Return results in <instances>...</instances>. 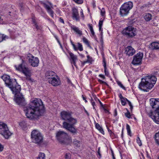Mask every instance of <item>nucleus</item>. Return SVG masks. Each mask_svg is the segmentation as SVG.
<instances>
[{
    "mask_svg": "<svg viewBox=\"0 0 159 159\" xmlns=\"http://www.w3.org/2000/svg\"><path fill=\"white\" fill-rule=\"evenodd\" d=\"M117 115V113L116 110H115V111H114V115L115 116H116Z\"/></svg>",
    "mask_w": 159,
    "mask_h": 159,
    "instance_id": "4d7b16f0",
    "label": "nucleus"
},
{
    "mask_svg": "<svg viewBox=\"0 0 159 159\" xmlns=\"http://www.w3.org/2000/svg\"><path fill=\"white\" fill-rule=\"evenodd\" d=\"M80 14L81 16L83 17V18L84 17V15L83 12V10L82 9H81V11H80Z\"/></svg>",
    "mask_w": 159,
    "mask_h": 159,
    "instance_id": "c03bdc74",
    "label": "nucleus"
},
{
    "mask_svg": "<svg viewBox=\"0 0 159 159\" xmlns=\"http://www.w3.org/2000/svg\"><path fill=\"white\" fill-rule=\"evenodd\" d=\"M2 78L5 82L6 86L11 89L15 95L20 93V86L17 84L16 79H11L10 76L7 75H3Z\"/></svg>",
    "mask_w": 159,
    "mask_h": 159,
    "instance_id": "20e7f679",
    "label": "nucleus"
},
{
    "mask_svg": "<svg viewBox=\"0 0 159 159\" xmlns=\"http://www.w3.org/2000/svg\"><path fill=\"white\" fill-rule=\"evenodd\" d=\"M71 29L73 30L75 34L78 35L79 36H81L83 34L82 30L80 29L78 27L75 25H73L71 26Z\"/></svg>",
    "mask_w": 159,
    "mask_h": 159,
    "instance_id": "aec40b11",
    "label": "nucleus"
},
{
    "mask_svg": "<svg viewBox=\"0 0 159 159\" xmlns=\"http://www.w3.org/2000/svg\"><path fill=\"white\" fill-rule=\"evenodd\" d=\"M117 84H118V85L121 88H122L123 89L125 90V87L119 81H117Z\"/></svg>",
    "mask_w": 159,
    "mask_h": 159,
    "instance_id": "e433bc0d",
    "label": "nucleus"
},
{
    "mask_svg": "<svg viewBox=\"0 0 159 159\" xmlns=\"http://www.w3.org/2000/svg\"><path fill=\"white\" fill-rule=\"evenodd\" d=\"M112 157H113V159H116L114 157L113 154H112Z\"/></svg>",
    "mask_w": 159,
    "mask_h": 159,
    "instance_id": "680f3d73",
    "label": "nucleus"
},
{
    "mask_svg": "<svg viewBox=\"0 0 159 159\" xmlns=\"http://www.w3.org/2000/svg\"><path fill=\"white\" fill-rule=\"evenodd\" d=\"M143 53L139 52L136 54L133 57L131 63L134 65H138L140 64L143 57Z\"/></svg>",
    "mask_w": 159,
    "mask_h": 159,
    "instance_id": "f8f14e48",
    "label": "nucleus"
},
{
    "mask_svg": "<svg viewBox=\"0 0 159 159\" xmlns=\"http://www.w3.org/2000/svg\"><path fill=\"white\" fill-rule=\"evenodd\" d=\"M37 159H45V154L43 153H40L37 157Z\"/></svg>",
    "mask_w": 159,
    "mask_h": 159,
    "instance_id": "7c9ffc66",
    "label": "nucleus"
},
{
    "mask_svg": "<svg viewBox=\"0 0 159 159\" xmlns=\"http://www.w3.org/2000/svg\"><path fill=\"white\" fill-rule=\"evenodd\" d=\"M14 101L18 105L20 106H25L26 102L23 95L21 93L15 95Z\"/></svg>",
    "mask_w": 159,
    "mask_h": 159,
    "instance_id": "ddd939ff",
    "label": "nucleus"
},
{
    "mask_svg": "<svg viewBox=\"0 0 159 159\" xmlns=\"http://www.w3.org/2000/svg\"><path fill=\"white\" fill-rule=\"evenodd\" d=\"M4 149L3 146L0 143V152H2Z\"/></svg>",
    "mask_w": 159,
    "mask_h": 159,
    "instance_id": "79ce46f5",
    "label": "nucleus"
},
{
    "mask_svg": "<svg viewBox=\"0 0 159 159\" xmlns=\"http://www.w3.org/2000/svg\"><path fill=\"white\" fill-rule=\"evenodd\" d=\"M136 141L139 145V146H141L142 145V143L141 141L140 140V139L139 137H137V138Z\"/></svg>",
    "mask_w": 159,
    "mask_h": 159,
    "instance_id": "58836bf2",
    "label": "nucleus"
},
{
    "mask_svg": "<svg viewBox=\"0 0 159 159\" xmlns=\"http://www.w3.org/2000/svg\"><path fill=\"white\" fill-rule=\"evenodd\" d=\"M64 157L66 159H70L71 158V154L70 153H67L65 154Z\"/></svg>",
    "mask_w": 159,
    "mask_h": 159,
    "instance_id": "72a5a7b5",
    "label": "nucleus"
},
{
    "mask_svg": "<svg viewBox=\"0 0 159 159\" xmlns=\"http://www.w3.org/2000/svg\"><path fill=\"white\" fill-rule=\"evenodd\" d=\"M61 118L65 120L63 123V128L72 133H75L76 130L74 127L77 122L76 119L72 117L71 113L69 111H62L60 113Z\"/></svg>",
    "mask_w": 159,
    "mask_h": 159,
    "instance_id": "f03ea898",
    "label": "nucleus"
},
{
    "mask_svg": "<svg viewBox=\"0 0 159 159\" xmlns=\"http://www.w3.org/2000/svg\"><path fill=\"white\" fill-rule=\"evenodd\" d=\"M32 22L34 24V25H35V24H37L35 22V20L34 19H32Z\"/></svg>",
    "mask_w": 159,
    "mask_h": 159,
    "instance_id": "13d9d810",
    "label": "nucleus"
},
{
    "mask_svg": "<svg viewBox=\"0 0 159 159\" xmlns=\"http://www.w3.org/2000/svg\"><path fill=\"white\" fill-rule=\"evenodd\" d=\"M85 111L86 112V113L88 115L89 114H88V112H87V111L86 110H85Z\"/></svg>",
    "mask_w": 159,
    "mask_h": 159,
    "instance_id": "0e129e2a",
    "label": "nucleus"
},
{
    "mask_svg": "<svg viewBox=\"0 0 159 159\" xmlns=\"http://www.w3.org/2000/svg\"><path fill=\"white\" fill-rule=\"evenodd\" d=\"M123 135V129H122V134H121V136H122Z\"/></svg>",
    "mask_w": 159,
    "mask_h": 159,
    "instance_id": "338daca9",
    "label": "nucleus"
},
{
    "mask_svg": "<svg viewBox=\"0 0 159 159\" xmlns=\"http://www.w3.org/2000/svg\"><path fill=\"white\" fill-rule=\"evenodd\" d=\"M102 37H103L102 32H101V38L102 39Z\"/></svg>",
    "mask_w": 159,
    "mask_h": 159,
    "instance_id": "052dcab7",
    "label": "nucleus"
},
{
    "mask_svg": "<svg viewBox=\"0 0 159 159\" xmlns=\"http://www.w3.org/2000/svg\"><path fill=\"white\" fill-rule=\"evenodd\" d=\"M107 129H108V131L109 132V133L110 132H111V130H110L109 128H107Z\"/></svg>",
    "mask_w": 159,
    "mask_h": 159,
    "instance_id": "e2e57ef3",
    "label": "nucleus"
},
{
    "mask_svg": "<svg viewBox=\"0 0 159 159\" xmlns=\"http://www.w3.org/2000/svg\"><path fill=\"white\" fill-rule=\"evenodd\" d=\"M0 134L5 139H8L11 136L13 133L9 129L6 124L0 122Z\"/></svg>",
    "mask_w": 159,
    "mask_h": 159,
    "instance_id": "6e6552de",
    "label": "nucleus"
},
{
    "mask_svg": "<svg viewBox=\"0 0 159 159\" xmlns=\"http://www.w3.org/2000/svg\"><path fill=\"white\" fill-rule=\"evenodd\" d=\"M135 52V50L131 46H128L125 48V53L129 56L133 55Z\"/></svg>",
    "mask_w": 159,
    "mask_h": 159,
    "instance_id": "6ab92c4d",
    "label": "nucleus"
},
{
    "mask_svg": "<svg viewBox=\"0 0 159 159\" xmlns=\"http://www.w3.org/2000/svg\"><path fill=\"white\" fill-rule=\"evenodd\" d=\"M119 97L121 100V103L123 106H125V105L126 101L128 102V104L130 106V110L131 111H132L133 108V107L131 102L129 100H127L126 98H124L121 94H120L119 95Z\"/></svg>",
    "mask_w": 159,
    "mask_h": 159,
    "instance_id": "f3484780",
    "label": "nucleus"
},
{
    "mask_svg": "<svg viewBox=\"0 0 159 159\" xmlns=\"http://www.w3.org/2000/svg\"><path fill=\"white\" fill-rule=\"evenodd\" d=\"M58 42L59 43V44H60V46L61 47V48H62V46H61V43H60V42L59 41H58Z\"/></svg>",
    "mask_w": 159,
    "mask_h": 159,
    "instance_id": "69168bd1",
    "label": "nucleus"
},
{
    "mask_svg": "<svg viewBox=\"0 0 159 159\" xmlns=\"http://www.w3.org/2000/svg\"><path fill=\"white\" fill-rule=\"evenodd\" d=\"M87 57L88 59H89V56H87Z\"/></svg>",
    "mask_w": 159,
    "mask_h": 159,
    "instance_id": "774afa93",
    "label": "nucleus"
},
{
    "mask_svg": "<svg viewBox=\"0 0 159 159\" xmlns=\"http://www.w3.org/2000/svg\"><path fill=\"white\" fill-rule=\"evenodd\" d=\"M57 140L61 143L67 144L71 142V138L63 131H58L56 134Z\"/></svg>",
    "mask_w": 159,
    "mask_h": 159,
    "instance_id": "423d86ee",
    "label": "nucleus"
},
{
    "mask_svg": "<svg viewBox=\"0 0 159 159\" xmlns=\"http://www.w3.org/2000/svg\"><path fill=\"white\" fill-rule=\"evenodd\" d=\"M59 21L63 24L64 23V22L63 19H62L61 18H60L59 19Z\"/></svg>",
    "mask_w": 159,
    "mask_h": 159,
    "instance_id": "a18cd8bd",
    "label": "nucleus"
},
{
    "mask_svg": "<svg viewBox=\"0 0 159 159\" xmlns=\"http://www.w3.org/2000/svg\"><path fill=\"white\" fill-rule=\"evenodd\" d=\"M73 144L75 147L79 148L82 145V143L80 141L75 139L73 140Z\"/></svg>",
    "mask_w": 159,
    "mask_h": 159,
    "instance_id": "b1692460",
    "label": "nucleus"
},
{
    "mask_svg": "<svg viewBox=\"0 0 159 159\" xmlns=\"http://www.w3.org/2000/svg\"><path fill=\"white\" fill-rule=\"evenodd\" d=\"M48 82L49 84H50L54 86H58L61 83L57 75L52 78V79L48 80Z\"/></svg>",
    "mask_w": 159,
    "mask_h": 159,
    "instance_id": "2eb2a0df",
    "label": "nucleus"
},
{
    "mask_svg": "<svg viewBox=\"0 0 159 159\" xmlns=\"http://www.w3.org/2000/svg\"><path fill=\"white\" fill-rule=\"evenodd\" d=\"M133 7V3L131 2H128L124 3L120 8V14L121 16H123L127 15L129 13V11Z\"/></svg>",
    "mask_w": 159,
    "mask_h": 159,
    "instance_id": "1a4fd4ad",
    "label": "nucleus"
},
{
    "mask_svg": "<svg viewBox=\"0 0 159 159\" xmlns=\"http://www.w3.org/2000/svg\"><path fill=\"white\" fill-rule=\"evenodd\" d=\"M103 66L104 67V71L105 73V75H109V73L108 71L107 70V68L106 67V64L105 59L103 58L102 60Z\"/></svg>",
    "mask_w": 159,
    "mask_h": 159,
    "instance_id": "cd10ccee",
    "label": "nucleus"
},
{
    "mask_svg": "<svg viewBox=\"0 0 159 159\" xmlns=\"http://www.w3.org/2000/svg\"><path fill=\"white\" fill-rule=\"evenodd\" d=\"M125 115L127 117V118H131V115L130 114V112H129V111L127 110V111L126 113H125Z\"/></svg>",
    "mask_w": 159,
    "mask_h": 159,
    "instance_id": "4c0bfd02",
    "label": "nucleus"
},
{
    "mask_svg": "<svg viewBox=\"0 0 159 159\" xmlns=\"http://www.w3.org/2000/svg\"><path fill=\"white\" fill-rule=\"evenodd\" d=\"M99 9L101 10V15L102 16H104L105 14V11L104 8H102L100 9V8Z\"/></svg>",
    "mask_w": 159,
    "mask_h": 159,
    "instance_id": "f704fd0d",
    "label": "nucleus"
},
{
    "mask_svg": "<svg viewBox=\"0 0 159 159\" xmlns=\"http://www.w3.org/2000/svg\"><path fill=\"white\" fill-rule=\"evenodd\" d=\"M76 3L81 4L83 2V0H73Z\"/></svg>",
    "mask_w": 159,
    "mask_h": 159,
    "instance_id": "ea45409f",
    "label": "nucleus"
},
{
    "mask_svg": "<svg viewBox=\"0 0 159 159\" xmlns=\"http://www.w3.org/2000/svg\"><path fill=\"white\" fill-rule=\"evenodd\" d=\"M28 57L29 61L32 66L36 67L38 66L39 60L37 57H34L31 54H30Z\"/></svg>",
    "mask_w": 159,
    "mask_h": 159,
    "instance_id": "4468645a",
    "label": "nucleus"
},
{
    "mask_svg": "<svg viewBox=\"0 0 159 159\" xmlns=\"http://www.w3.org/2000/svg\"><path fill=\"white\" fill-rule=\"evenodd\" d=\"M157 79L154 76L148 75L142 78L138 87L141 90L148 92L155 84Z\"/></svg>",
    "mask_w": 159,
    "mask_h": 159,
    "instance_id": "7ed1b4c3",
    "label": "nucleus"
},
{
    "mask_svg": "<svg viewBox=\"0 0 159 159\" xmlns=\"http://www.w3.org/2000/svg\"><path fill=\"white\" fill-rule=\"evenodd\" d=\"M32 141L36 144H39L43 143V136L38 130H33L31 133Z\"/></svg>",
    "mask_w": 159,
    "mask_h": 159,
    "instance_id": "0eeeda50",
    "label": "nucleus"
},
{
    "mask_svg": "<svg viewBox=\"0 0 159 159\" xmlns=\"http://www.w3.org/2000/svg\"><path fill=\"white\" fill-rule=\"evenodd\" d=\"M122 34L129 38H132L137 34L136 28L131 26L125 28L122 31Z\"/></svg>",
    "mask_w": 159,
    "mask_h": 159,
    "instance_id": "9d476101",
    "label": "nucleus"
},
{
    "mask_svg": "<svg viewBox=\"0 0 159 159\" xmlns=\"http://www.w3.org/2000/svg\"><path fill=\"white\" fill-rule=\"evenodd\" d=\"M69 55L72 60L73 64L75 66H76V61L77 60V56L72 53H70Z\"/></svg>",
    "mask_w": 159,
    "mask_h": 159,
    "instance_id": "393cba45",
    "label": "nucleus"
},
{
    "mask_svg": "<svg viewBox=\"0 0 159 159\" xmlns=\"http://www.w3.org/2000/svg\"><path fill=\"white\" fill-rule=\"evenodd\" d=\"M126 129L127 130V132L129 136H131V133L130 126L128 124H127L126 125Z\"/></svg>",
    "mask_w": 159,
    "mask_h": 159,
    "instance_id": "473e14b6",
    "label": "nucleus"
},
{
    "mask_svg": "<svg viewBox=\"0 0 159 159\" xmlns=\"http://www.w3.org/2000/svg\"><path fill=\"white\" fill-rule=\"evenodd\" d=\"M34 25L37 30L39 29L40 28V26H38L37 24H35Z\"/></svg>",
    "mask_w": 159,
    "mask_h": 159,
    "instance_id": "37998d69",
    "label": "nucleus"
},
{
    "mask_svg": "<svg viewBox=\"0 0 159 159\" xmlns=\"http://www.w3.org/2000/svg\"><path fill=\"white\" fill-rule=\"evenodd\" d=\"M154 138L156 143L159 145V133L157 132L156 133L154 136Z\"/></svg>",
    "mask_w": 159,
    "mask_h": 159,
    "instance_id": "c756f323",
    "label": "nucleus"
},
{
    "mask_svg": "<svg viewBox=\"0 0 159 159\" xmlns=\"http://www.w3.org/2000/svg\"><path fill=\"white\" fill-rule=\"evenodd\" d=\"M88 26L89 27V28L90 30H91V29H92L93 28V26H92V25L88 24Z\"/></svg>",
    "mask_w": 159,
    "mask_h": 159,
    "instance_id": "de8ad7c7",
    "label": "nucleus"
},
{
    "mask_svg": "<svg viewBox=\"0 0 159 159\" xmlns=\"http://www.w3.org/2000/svg\"><path fill=\"white\" fill-rule=\"evenodd\" d=\"M90 32H91V33L94 36V34H95V33L93 31V29H91L90 30Z\"/></svg>",
    "mask_w": 159,
    "mask_h": 159,
    "instance_id": "49530a36",
    "label": "nucleus"
},
{
    "mask_svg": "<svg viewBox=\"0 0 159 159\" xmlns=\"http://www.w3.org/2000/svg\"><path fill=\"white\" fill-rule=\"evenodd\" d=\"M83 41L86 44H88L89 42L87 39L85 37H84L83 39Z\"/></svg>",
    "mask_w": 159,
    "mask_h": 159,
    "instance_id": "a19ab883",
    "label": "nucleus"
},
{
    "mask_svg": "<svg viewBox=\"0 0 159 159\" xmlns=\"http://www.w3.org/2000/svg\"><path fill=\"white\" fill-rule=\"evenodd\" d=\"M56 75L55 72L50 71H47L45 74V76L48 79V80H49L50 79H52V78H53Z\"/></svg>",
    "mask_w": 159,
    "mask_h": 159,
    "instance_id": "412c9836",
    "label": "nucleus"
},
{
    "mask_svg": "<svg viewBox=\"0 0 159 159\" xmlns=\"http://www.w3.org/2000/svg\"><path fill=\"white\" fill-rule=\"evenodd\" d=\"M72 18L74 20H75L76 21H80V16L78 10L75 7L72 9Z\"/></svg>",
    "mask_w": 159,
    "mask_h": 159,
    "instance_id": "a211bd4d",
    "label": "nucleus"
},
{
    "mask_svg": "<svg viewBox=\"0 0 159 159\" xmlns=\"http://www.w3.org/2000/svg\"><path fill=\"white\" fill-rule=\"evenodd\" d=\"M80 55L82 58L84 57V56L83 54H80Z\"/></svg>",
    "mask_w": 159,
    "mask_h": 159,
    "instance_id": "bf43d9fd",
    "label": "nucleus"
},
{
    "mask_svg": "<svg viewBox=\"0 0 159 159\" xmlns=\"http://www.w3.org/2000/svg\"><path fill=\"white\" fill-rule=\"evenodd\" d=\"M15 67L17 70L21 72L26 76L27 79H30L31 71L28 67L22 64H20L18 66H15Z\"/></svg>",
    "mask_w": 159,
    "mask_h": 159,
    "instance_id": "9b49d317",
    "label": "nucleus"
},
{
    "mask_svg": "<svg viewBox=\"0 0 159 159\" xmlns=\"http://www.w3.org/2000/svg\"><path fill=\"white\" fill-rule=\"evenodd\" d=\"M70 42L75 50L77 51L78 49L80 51L83 50V48L82 45L80 43H77L78 48H77L75 44L71 40H70Z\"/></svg>",
    "mask_w": 159,
    "mask_h": 159,
    "instance_id": "4be33fe9",
    "label": "nucleus"
},
{
    "mask_svg": "<svg viewBox=\"0 0 159 159\" xmlns=\"http://www.w3.org/2000/svg\"><path fill=\"white\" fill-rule=\"evenodd\" d=\"M6 38H8L7 36H4L3 34H0V42H2L4 40H5Z\"/></svg>",
    "mask_w": 159,
    "mask_h": 159,
    "instance_id": "2f4dec72",
    "label": "nucleus"
},
{
    "mask_svg": "<svg viewBox=\"0 0 159 159\" xmlns=\"http://www.w3.org/2000/svg\"><path fill=\"white\" fill-rule=\"evenodd\" d=\"M99 76L103 79H105V77L103 75L100 74L99 75Z\"/></svg>",
    "mask_w": 159,
    "mask_h": 159,
    "instance_id": "09e8293b",
    "label": "nucleus"
},
{
    "mask_svg": "<svg viewBox=\"0 0 159 159\" xmlns=\"http://www.w3.org/2000/svg\"><path fill=\"white\" fill-rule=\"evenodd\" d=\"M103 22V20L102 19H100V20L99 22V30H101L102 26V25Z\"/></svg>",
    "mask_w": 159,
    "mask_h": 159,
    "instance_id": "c9c22d12",
    "label": "nucleus"
},
{
    "mask_svg": "<svg viewBox=\"0 0 159 159\" xmlns=\"http://www.w3.org/2000/svg\"><path fill=\"white\" fill-rule=\"evenodd\" d=\"M98 153L99 155V156L100 157H101V155L100 153V148H98Z\"/></svg>",
    "mask_w": 159,
    "mask_h": 159,
    "instance_id": "864d4df0",
    "label": "nucleus"
},
{
    "mask_svg": "<svg viewBox=\"0 0 159 159\" xmlns=\"http://www.w3.org/2000/svg\"><path fill=\"white\" fill-rule=\"evenodd\" d=\"M24 111L27 117L30 119L42 115L44 109L41 100L37 98L31 99L30 104L24 107Z\"/></svg>",
    "mask_w": 159,
    "mask_h": 159,
    "instance_id": "f257e3e1",
    "label": "nucleus"
},
{
    "mask_svg": "<svg viewBox=\"0 0 159 159\" xmlns=\"http://www.w3.org/2000/svg\"><path fill=\"white\" fill-rule=\"evenodd\" d=\"M109 133L110 134V135L111 136H113V135L114 134V133L111 131Z\"/></svg>",
    "mask_w": 159,
    "mask_h": 159,
    "instance_id": "5fc2aeb1",
    "label": "nucleus"
},
{
    "mask_svg": "<svg viewBox=\"0 0 159 159\" xmlns=\"http://www.w3.org/2000/svg\"><path fill=\"white\" fill-rule=\"evenodd\" d=\"M44 6L45 8L47 9L48 12L50 16L53 17L54 13L51 9V8H52V4L49 2L47 3L44 4Z\"/></svg>",
    "mask_w": 159,
    "mask_h": 159,
    "instance_id": "dca6fc26",
    "label": "nucleus"
},
{
    "mask_svg": "<svg viewBox=\"0 0 159 159\" xmlns=\"http://www.w3.org/2000/svg\"><path fill=\"white\" fill-rule=\"evenodd\" d=\"M156 99L152 98L150 99V104L153 109H155L152 112L151 118L157 124H159V101Z\"/></svg>",
    "mask_w": 159,
    "mask_h": 159,
    "instance_id": "39448f33",
    "label": "nucleus"
},
{
    "mask_svg": "<svg viewBox=\"0 0 159 159\" xmlns=\"http://www.w3.org/2000/svg\"><path fill=\"white\" fill-rule=\"evenodd\" d=\"M144 18L146 21H150L152 19V15L149 13H145L144 16Z\"/></svg>",
    "mask_w": 159,
    "mask_h": 159,
    "instance_id": "bb28decb",
    "label": "nucleus"
},
{
    "mask_svg": "<svg viewBox=\"0 0 159 159\" xmlns=\"http://www.w3.org/2000/svg\"><path fill=\"white\" fill-rule=\"evenodd\" d=\"M150 48L152 49H158L159 48V43L157 42H153L151 43Z\"/></svg>",
    "mask_w": 159,
    "mask_h": 159,
    "instance_id": "5701e85b",
    "label": "nucleus"
},
{
    "mask_svg": "<svg viewBox=\"0 0 159 159\" xmlns=\"http://www.w3.org/2000/svg\"><path fill=\"white\" fill-rule=\"evenodd\" d=\"M95 127L99 131L103 134H104V132L102 127L100 126L98 123H96L95 125Z\"/></svg>",
    "mask_w": 159,
    "mask_h": 159,
    "instance_id": "c85d7f7f",
    "label": "nucleus"
},
{
    "mask_svg": "<svg viewBox=\"0 0 159 159\" xmlns=\"http://www.w3.org/2000/svg\"><path fill=\"white\" fill-rule=\"evenodd\" d=\"M98 81L101 84H104V83H105V82H104L100 79H99L98 80Z\"/></svg>",
    "mask_w": 159,
    "mask_h": 159,
    "instance_id": "8fccbe9b",
    "label": "nucleus"
},
{
    "mask_svg": "<svg viewBox=\"0 0 159 159\" xmlns=\"http://www.w3.org/2000/svg\"><path fill=\"white\" fill-rule=\"evenodd\" d=\"M146 153L147 154V156L148 158H150V157L149 155L148 154V152L147 151L146 152Z\"/></svg>",
    "mask_w": 159,
    "mask_h": 159,
    "instance_id": "6e6d98bb",
    "label": "nucleus"
},
{
    "mask_svg": "<svg viewBox=\"0 0 159 159\" xmlns=\"http://www.w3.org/2000/svg\"><path fill=\"white\" fill-rule=\"evenodd\" d=\"M82 96L83 100L85 102H87V101L86 100V98L83 96V95H82Z\"/></svg>",
    "mask_w": 159,
    "mask_h": 159,
    "instance_id": "603ef678",
    "label": "nucleus"
},
{
    "mask_svg": "<svg viewBox=\"0 0 159 159\" xmlns=\"http://www.w3.org/2000/svg\"><path fill=\"white\" fill-rule=\"evenodd\" d=\"M19 126L23 129H25L27 127V124L25 121H22L19 122Z\"/></svg>",
    "mask_w": 159,
    "mask_h": 159,
    "instance_id": "a878e982",
    "label": "nucleus"
},
{
    "mask_svg": "<svg viewBox=\"0 0 159 159\" xmlns=\"http://www.w3.org/2000/svg\"><path fill=\"white\" fill-rule=\"evenodd\" d=\"M91 103H92V104L93 107V109H95V107H94V106L95 105V102L92 101Z\"/></svg>",
    "mask_w": 159,
    "mask_h": 159,
    "instance_id": "3c124183",
    "label": "nucleus"
}]
</instances>
